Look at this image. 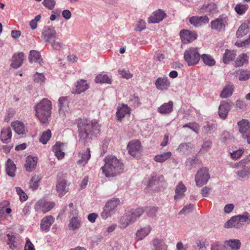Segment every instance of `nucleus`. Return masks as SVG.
I'll list each match as a JSON object with an SVG mask.
<instances>
[{"mask_svg":"<svg viewBox=\"0 0 250 250\" xmlns=\"http://www.w3.org/2000/svg\"><path fill=\"white\" fill-rule=\"evenodd\" d=\"M105 164L102 167L103 173L107 177H113L123 172L124 165L120 160L112 155L104 159Z\"/></svg>","mask_w":250,"mask_h":250,"instance_id":"nucleus-1","label":"nucleus"},{"mask_svg":"<svg viewBox=\"0 0 250 250\" xmlns=\"http://www.w3.org/2000/svg\"><path fill=\"white\" fill-rule=\"evenodd\" d=\"M79 132V141L85 142L90 138L92 129L99 130L100 125L96 120L89 121L87 119H82L78 124Z\"/></svg>","mask_w":250,"mask_h":250,"instance_id":"nucleus-2","label":"nucleus"},{"mask_svg":"<svg viewBox=\"0 0 250 250\" xmlns=\"http://www.w3.org/2000/svg\"><path fill=\"white\" fill-rule=\"evenodd\" d=\"M36 115L42 124L46 123L50 117L51 109V102L46 99H42L35 107Z\"/></svg>","mask_w":250,"mask_h":250,"instance_id":"nucleus-3","label":"nucleus"},{"mask_svg":"<svg viewBox=\"0 0 250 250\" xmlns=\"http://www.w3.org/2000/svg\"><path fill=\"white\" fill-rule=\"evenodd\" d=\"M184 58L188 66H194L198 63L201 55L197 47H190L188 48L184 52Z\"/></svg>","mask_w":250,"mask_h":250,"instance_id":"nucleus-4","label":"nucleus"},{"mask_svg":"<svg viewBox=\"0 0 250 250\" xmlns=\"http://www.w3.org/2000/svg\"><path fill=\"white\" fill-rule=\"evenodd\" d=\"M120 203V200L118 198H112L107 201L104 206V210L101 214L102 218L106 219L112 215Z\"/></svg>","mask_w":250,"mask_h":250,"instance_id":"nucleus-5","label":"nucleus"},{"mask_svg":"<svg viewBox=\"0 0 250 250\" xmlns=\"http://www.w3.org/2000/svg\"><path fill=\"white\" fill-rule=\"evenodd\" d=\"M55 206V203L41 199L35 204L34 208L38 212L45 213L50 211Z\"/></svg>","mask_w":250,"mask_h":250,"instance_id":"nucleus-6","label":"nucleus"},{"mask_svg":"<svg viewBox=\"0 0 250 250\" xmlns=\"http://www.w3.org/2000/svg\"><path fill=\"white\" fill-rule=\"evenodd\" d=\"M209 178L208 169L205 167L201 168L197 171L195 176V180L196 186L201 187L207 184Z\"/></svg>","mask_w":250,"mask_h":250,"instance_id":"nucleus-7","label":"nucleus"},{"mask_svg":"<svg viewBox=\"0 0 250 250\" xmlns=\"http://www.w3.org/2000/svg\"><path fill=\"white\" fill-rule=\"evenodd\" d=\"M239 132L244 138L247 139L250 144V123L248 120L242 119L238 123Z\"/></svg>","mask_w":250,"mask_h":250,"instance_id":"nucleus-8","label":"nucleus"},{"mask_svg":"<svg viewBox=\"0 0 250 250\" xmlns=\"http://www.w3.org/2000/svg\"><path fill=\"white\" fill-rule=\"evenodd\" d=\"M56 36L57 33L54 27L49 26L43 28L42 38L46 42H52L56 40Z\"/></svg>","mask_w":250,"mask_h":250,"instance_id":"nucleus-9","label":"nucleus"},{"mask_svg":"<svg viewBox=\"0 0 250 250\" xmlns=\"http://www.w3.org/2000/svg\"><path fill=\"white\" fill-rule=\"evenodd\" d=\"M180 36L182 42L188 43L197 38V34L195 32H192L188 30L183 29L180 32Z\"/></svg>","mask_w":250,"mask_h":250,"instance_id":"nucleus-10","label":"nucleus"},{"mask_svg":"<svg viewBox=\"0 0 250 250\" xmlns=\"http://www.w3.org/2000/svg\"><path fill=\"white\" fill-rule=\"evenodd\" d=\"M130 111L131 109L127 104H123L118 106L116 113L118 120L121 122L125 117H129Z\"/></svg>","mask_w":250,"mask_h":250,"instance_id":"nucleus-11","label":"nucleus"},{"mask_svg":"<svg viewBox=\"0 0 250 250\" xmlns=\"http://www.w3.org/2000/svg\"><path fill=\"white\" fill-rule=\"evenodd\" d=\"M155 84L157 89L161 91H166L170 87L171 83L168 77L164 76L158 78L155 81Z\"/></svg>","mask_w":250,"mask_h":250,"instance_id":"nucleus-12","label":"nucleus"},{"mask_svg":"<svg viewBox=\"0 0 250 250\" xmlns=\"http://www.w3.org/2000/svg\"><path fill=\"white\" fill-rule=\"evenodd\" d=\"M141 148V144L138 140L130 141L127 146L128 153L133 157H135L139 153Z\"/></svg>","mask_w":250,"mask_h":250,"instance_id":"nucleus-13","label":"nucleus"},{"mask_svg":"<svg viewBox=\"0 0 250 250\" xmlns=\"http://www.w3.org/2000/svg\"><path fill=\"white\" fill-rule=\"evenodd\" d=\"M80 159L77 161V164L79 167H84L88 163L91 157L90 150L89 148L83 150L79 153Z\"/></svg>","mask_w":250,"mask_h":250,"instance_id":"nucleus-14","label":"nucleus"},{"mask_svg":"<svg viewBox=\"0 0 250 250\" xmlns=\"http://www.w3.org/2000/svg\"><path fill=\"white\" fill-rule=\"evenodd\" d=\"M69 100L68 97H61L58 100V105L59 106V114L60 116L64 117L65 116V113L69 109Z\"/></svg>","mask_w":250,"mask_h":250,"instance_id":"nucleus-15","label":"nucleus"},{"mask_svg":"<svg viewBox=\"0 0 250 250\" xmlns=\"http://www.w3.org/2000/svg\"><path fill=\"white\" fill-rule=\"evenodd\" d=\"M68 186L66 180L61 179L58 180L56 187L59 197H62L68 191Z\"/></svg>","mask_w":250,"mask_h":250,"instance_id":"nucleus-16","label":"nucleus"},{"mask_svg":"<svg viewBox=\"0 0 250 250\" xmlns=\"http://www.w3.org/2000/svg\"><path fill=\"white\" fill-rule=\"evenodd\" d=\"M166 16L167 14L164 11L159 9L154 11L149 17L148 22L152 23H159L162 21Z\"/></svg>","mask_w":250,"mask_h":250,"instance_id":"nucleus-17","label":"nucleus"},{"mask_svg":"<svg viewBox=\"0 0 250 250\" xmlns=\"http://www.w3.org/2000/svg\"><path fill=\"white\" fill-rule=\"evenodd\" d=\"M189 22L195 27H199L208 23L209 19L207 16H192L189 19Z\"/></svg>","mask_w":250,"mask_h":250,"instance_id":"nucleus-18","label":"nucleus"},{"mask_svg":"<svg viewBox=\"0 0 250 250\" xmlns=\"http://www.w3.org/2000/svg\"><path fill=\"white\" fill-rule=\"evenodd\" d=\"M12 133L10 127H4L1 128L0 134V141L4 144L11 142Z\"/></svg>","mask_w":250,"mask_h":250,"instance_id":"nucleus-19","label":"nucleus"},{"mask_svg":"<svg viewBox=\"0 0 250 250\" xmlns=\"http://www.w3.org/2000/svg\"><path fill=\"white\" fill-rule=\"evenodd\" d=\"M151 250H167V246L162 239L155 238L151 242Z\"/></svg>","mask_w":250,"mask_h":250,"instance_id":"nucleus-20","label":"nucleus"},{"mask_svg":"<svg viewBox=\"0 0 250 250\" xmlns=\"http://www.w3.org/2000/svg\"><path fill=\"white\" fill-rule=\"evenodd\" d=\"M24 59V54L22 52L15 53L12 57L11 66L15 69L20 67Z\"/></svg>","mask_w":250,"mask_h":250,"instance_id":"nucleus-21","label":"nucleus"},{"mask_svg":"<svg viewBox=\"0 0 250 250\" xmlns=\"http://www.w3.org/2000/svg\"><path fill=\"white\" fill-rule=\"evenodd\" d=\"M227 21L225 19L222 17H219L214 21L211 22V27L212 29L217 31H221L225 28Z\"/></svg>","mask_w":250,"mask_h":250,"instance_id":"nucleus-22","label":"nucleus"},{"mask_svg":"<svg viewBox=\"0 0 250 250\" xmlns=\"http://www.w3.org/2000/svg\"><path fill=\"white\" fill-rule=\"evenodd\" d=\"M230 110V105L228 103L225 102H221L218 108V114L220 117L223 119H226Z\"/></svg>","mask_w":250,"mask_h":250,"instance_id":"nucleus-23","label":"nucleus"},{"mask_svg":"<svg viewBox=\"0 0 250 250\" xmlns=\"http://www.w3.org/2000/svg\"><path fill=\"white\" fill-rule=\"evenodd\" d=\"M54 222V218L51 215L47 216L42 219L41 222V229L42 231H49L50 226Z\"/></svg>","mask_w":250,"mask_h":250,"instance_id":"nucleus-24","label":"nucleus"},{"mask_svg":"<svg viewBox=\"0 0 250 250\" xmlns=\"http://www.w3.org/2000/svg\"><path fill=\"white\" fill-rule=\"evenodd\" d=\"M186 190L187 188L186 186L183 184L182 182H180L176 186L175 189V194L174 196V199L178 200L183 198L185 196V192L186 191Z\"/></svg>","mask_w":250,"mask_h":250,"instance_id":"nucleus-25","label":"nucleus"},{"mask_svg":"<svg viewBox=\"0 0 250 250\" xmlns=\"http://www.w3.org/2000/svg\"><path fill=\"white\" fill-rule=\"evenodd\" d=\"M151 230L152 228L149 225L141 228L136 233V239L138 241L143 240L150 233Z\"/></svg>","mask_w":250,"mask_h":250,"instance_id":"nucleus-26","label":"nucleus"},{"mask_svg":"<svg viewBox=\"0 0 250 250\" xmlns=\"http://www.w3.org/2000/svg\"><path fill=\"white\" fill-rule=\"evenodd\" d=\"M236 51L233 50L226 49L223 56V62L225 64H229L236 58Z\"/></svg>","mask_w":250,"mask_h":250,"instance_id":"nucleus-27","label":"nucleus"},{"mask_svg":"<svg viewBox=\"0 0 250 250\" xmlns=\"http://www.w3.org/2000/svg\"><path fill=\"white\" fill-rule=\"evenodd\" d=\"M225 244L228 250H238L240 249L241 243L238 239H230L226 241Z\"/></svg>","mask_w":250,"mask_h":250,"instance_id":"nucleus-28","label":"nucleus"},{"mask_svg":"<svg viewBox=\"0 0 250 250\" xmlns=\"http://www.w3.org/2000/svg\"><path fill=\"white\" fill-rule=\"evenodd\" d=\"M63 144L60 142H57L53 146L52 150L55 156L59 160L62 159L64 156V152L62 151Z\"/></svg>","mask_w":250,"mask_h":250,"instance_id":"nucleus-29","label":"nucleus"},{"mask_svg":"<svg viewBox=\"0 0 250 250\" xmlns=\"http://www.w3.org/2000/svg\"><path fill=\"white\" fill-rule=\"evenodd\" d=\"M11 126L17 134L21 135L25 134L26 133V129L22 122L16 121L11 123Z\"/></svg>","mask_w":250,"mask_h":250,"instance_id":"nucleus-30","label":"nucleus"},{"mask_svg":"<svg viewBox=\"0 0 250 250\" xmlns=\"http://www.w3.org/2000/svg\"><path fill=\"white\" fill-rule=\"evenodd\" d=\"M37 157L28 156L26 158L25 167L27 171H32L36 166L37 163Z\"/></svg>","mask_w":250,"mask_h":250,"instance_id":"nucleus-31","label":"nucleus"},{"mask_svg":"<svg viewBox=\"0 0 250 250\" xmlns=\"http://www.w3.org/2000/svg\"><path fill=\"white\" fill-rule=\"evenodd\" d=\"M16 170V167L15 164L10 159H8L6 163V173L9 176L13 177L15 176Z\"/></svg>","mask_w":250,"mask_h":250,"instance_id":"nucleus-32","label":"nucleus"},{"mask_svg":"<svg viewBox=\"0 0 250 250\" xmlns=\"http://www.w3.org/2000/svg\"><path fill=\"white\" fill-rule=\"evenodd\" d=\"M173 106V102L169 101L167 103H164L161 106L158 107V111L161 114H169L172 111Z\"/></svg>","mask_w":250,"mask_h":250,"instance_id":"nucleus-33","label":"nucleus"},{"mask_svg":"<svg viewBox=\"0 0 250 250\" xmlns=\"http://www.w3.org/2000/svg\"><path fill=\"white\" fill-rule=\"evenodd\" d=\"M172 154L170 151L165 152L161 154L156 155L154 157V160L157 163H162L171 158Z\"/></svg>","mask_w":250,"mask_h":250,"instance_id":"nucleus-34","label":"nucleus"},{"mask_svg":"<svg viewBox=\"0 0 250 250\" xmlns=\"http://www.w3.org/2000/svg\"><path fill=\"white\" fill-rule=\"evenodd\" d=\"M135 221V217L134 216H130V214H125L120 219V224L124 228L128 226L130 223H133Z\"/></svg>","mask_w":250,"mask_h":250,"instance_id":"nucleus-35","label":"nucleus"},{"mask_svg":"<svg viewBox=\"0 0 250 250\" xmlns=\"http://www.w3.org/2000/svg\"><path fill=\"white\" fill-rule=\"evenodd\" d=\"M88 88V84L84 80H81L77 82L76 85L75 93L80 94L85 91Z\"/></svg>","mask_w":250,"mask_h":250,"instance_id":"nucleus-36","label":"nucleus"},{"mask_svg":"<svg viewBox=\"0 0 250 250\" xmlns=\"http://www.w3.org/2000/svg\"><path fill=\"white\" fill-rule=\"evenodd\" d=\"M201 59L204 64L208 66H212L216 63V61L214 58L210 55L203 54L201 55Z\"/></svg>","mask_w":250,"mask_h":250,"instance_id":"nucleus-37","label":"nucleus"},{"mask_svg":"<svg viewBox=\"0 0 250 250\" xmlns=\"http://www.w3.org/2000/svg\"><path fill=\"white\" fill-rule=\"evenodd\" d=\"M248 62V57L244 53L241 54L234 61V65L236 67L241 66Z\"/></svg>","mask_w":250,"mask_h":250,"instance_id":"nucleus-38","label":"nucleus"},{"mask_svg":"<svg viewBox=\"0 0 250 250\" xmlns=\"http://www.w3.org/2000/svg\"><path fill=\"white\" fill-rule=\"evenodd\" d=\"M249 32L248 25L247 23H244L241 24L239 27L237 32L236 36L237 38H242L247 35Z\"/></svg>","mask_w":250,"mask_h":250,"instance_id":"nucleus-39","label":"nucleus"},{"mask_svg":"<svg viewBox=\"0 0 250 250\" xmlns=\"http://www.w3.org/2000/svg\"><path fill=\"white\" fill-rule=\"evenodd\" d=\"M233 91V87L232 85H227L221 91L220 96L222 98H227L231 96Z\"/></svg>","mask_w":250,"mask_h":250,"instance_id":"nucleus-40","label":"nucleus"},{"mask_svg":"<svg viewBox=\"0 0 250 250\" xmlns=\"http://www.w3.org/2000/svg\"><path fill=\"white\" fill-rule=\"evenodd\" d=\"M236 76L240 81H246L250 79V71L248 70H238L236 72Z\"/></svg>","mask_w":250,"mask_h":250,"instance_id":"nucleus-41","label":"nucleus"},{"mask_svg":"<svg viewBox=\"0 0 250 250\" xmlns=\"http://www.w3.org/2000/svg\"><path fill=\"white\" fill-rule=\"evenodd\" d=\"M41 180V177L39 175H34L32 177L31 180L29 182V187L33 190L36 189L39 186V183Z\"/></svg>","mask_w":250,"mask_h":250,"instance_id":"nucleus-42","label":"nucleus"},{"mask_svg":"<svg viewBox=\"0 0 250 250\" xmlns=\"http://www.w3.org/2000/svg\"><path fill=\"white\" fill-rule=\"evenodd\" d=\"M95 82L96 83H111V80L107 75L100 74L96 77Z\"/></svg>","mask_w":250,"mask_h":250,"instance_id":"nucleus-43","label":"nucleus"},{"mask_svg":"<svg viewBox=\"0 0 250 250\" xmlns=\"http://www.w3.org/2000/svg\"><path fill=\"white\" fill-rule=\"evenodd\" d=\"M51 135V130L49 129L43 132L40 138V142L43 144H46L50 140Z\"/></svg>","mask_w":250,"mask_h":250,"instance_id":"nucleus-44","label":"nucleus"},{"mask_svg":"<svg viewBox=\"0 0 250 250\" xmlns=\"http://www.w3.org/2000/svg\"><path fill=\"white\" fill-rule=\"evenodd\" d=\"M242 169L238 170L236 174L240 177H245L250 174V167L246 166V165L243 166V167H241Z\"/></svg>","mask_w":250,"mask_h":250,"instance_id":"nucleus-45","label":"nucleus"},{"mask_svg":"<svg viewBox=\"0 0 250 250\" xmlns=\"http://www.w3.org/2000/svg\"><path fill=\"white\" fill-rule=\"evenodd\" d=\"M41 56L39 52L36 50H31L30 52L29 60L31 63L38 62L40 60Z\"/></svg>","mask_w":250,"mask_h":250,"instance_id":"nucleus-46","label":"nucleus"},{"mask_svg":"<svg viewBox=\"0 0 250 250\" xmlns=\"http://www.w3.org/2000/svg\"><path fill=\"white\" fill-rule=\"evenodd\" d=\"M81 222L77 217L72 218L69 221V227L73 230H75L79 228L80 227Z\"/></svg>","mask_w":250,"mask_h":250,"instance_id":"nucleus-47","label":"nucleus"},{"mask_svg":"<svg viewBox=\"0 0 250 250\" xmlns=\"http://www.w3.org/2000/svg\"><path fill=\"white\" fill-rule=\"evenodd\" d=\"M7 236L8 239L7 244L9 245V248L12 250H15L17 249V246L16 245V237L14 235L7 234Z\"/></svg>","mask_w":250,"mask_h":250,"instance_id":"nucleus-48","label":"nucleus"},{"mask_svg":"<svg viewBox=\"0 0 250 250\" xmlns=\"http://www.w3.org/2000/svg\"><path fill=\"white\" fill-rule=\"evenodd\" d=\"M248 6L247 5L239 3L236 4L235 7V12L239 15H243L244 14L248 9Z\"/></svg>","mask_w":250,"mask_h":250,"instance_id":"nucleus-49","label":"nucleus"},{"mask_svg":"<svg viewBox=\"0 0 250 250\" xmlns=\"http://www.w3.org/2000/svg\"><path fill=\"white\" fill-rule=\"evenodd\" d=\"M238 219H233L231 222V218L224 225L225 228H238L241 226L240 223L238 221Z\"/></svg>","mask_w":250,"mask_h":250,"instance_id":"nucleus-50","label":"nucleus"},{"mask_svg":"<svg viewBox=\"0 0 250 250\" xmlns=\"http://www.w3.org/2000/svg\"><path fill=\"white\" fill-rule=\"evenodd\" d=\"M247 215H248V213H246L245 214H244V215H236V216H233V217H231V221L232 222L233 219H238V221L240 222V225L242 226V225H243V223L244 222H246L250 220L249 219Z\"/></svg>","mask_w":250,"mask_h":250,"instance_id":"nucleus-51","label":"nucleus"},{"mask_svg":"<svg viewBox=\"0 0 250 250\" xmlns=\"http://www.w3.org/2000/svg\"><path fill=\"white\" fill-rule=\"evenodd\" d=\"M250 162V154L247 155L244 159L240 162L236 163L234 164V167L240 168L241 167H243L244 165H246Z\"/></svg>","mask_w":250,"mask_h":250,"instance_id":"nucleus-52","label":"nucleus"},{"mask_svg":"<svg viewBox=\"0 0 250 250\" xmlns=\"http://www.w3.org/2000/svg\"><path fill=\"white\" fill-rule=\"evenodd\" d=\"M217 8L216 5L213 2H210L208 4L203 5L201 9L205 11L206 12H210L215 10Z\"/></svg>","mask_w":250,"mask_h":250,"instance_id":"nucleus-53","label":"nucleus"},{"mask_svg":"<svg viewBox=\"0 0 250 250\" xmlns=\"http://www.w3.org/2000/svg\"><path fill=\"white\" fill-rule=\"evenodd\" d=\"M42 4L46 8L52 10L55 6L56 1L55 0H43Z\"/></svg>","mask_w":250,"mask_h":250,"instance_id":"nucleus-54","label":"nucleus"},{"mask_svg":"<svg viewBox=\"0 0 250 250\" xmlns=\"http://www.w3.org/2000/svg\"><path fill=\"white\" fill-rule=\"evenodd\" d=\"M184 128L188 127L193 131L196 132L197 134L198 133L199 130V126L196 123H189L188 124L185 125L183 126Z\"/></svg>","mask_w":250,"mask_h":250,"instance_id":"nucleus-55","label":"nucleus"},{"mask_svg":"<svg viewBox=\"0 0 250 250\" xmlns=\"http://www.w3.org/2000/svg\"><path fill=\"white\" fill-rule=\"evenodd\" d=\"M45 77L43 73H39L37 72L34 75V81L37 83L42 84L44 82Z\"/></svg>","mask_w":250,"mask_h":250,"instance_id":"nucleus-56","label":"nucleus"},{"mask_svg":"<svg viewBox=\"0 0 250 250\" xmlns=\"http://www.w3.org/2000/svg\"><path fill=\"white\" fill-rule=\"evenodd\" d=\"M144 212V210L142 208H137L136 209L132 210L130 215L134 216V217H135L136 221L137 218L139 217L141 215H142L143 214Z\"/></svg>","mask_w":250,"mask_h":250,"instance_id":"nucleus-57","label":"nucleus"},{"mask_svg":"<svg viewBox=\"0 0 250 250\" xmlns=\"http://www.w3.org/2000/svg\"><path fill=\"white\" fill-rule=\"evenodd\" d=\"M146 28V22L142 20H139L136 23L135 30L137 31H141Z\"/></svg>","mask_w":250,"mask_h":250,"instance_id":"nucleus-58","label":"nucleus"},{"mask_svg":"<svg viewBox=\"0 0 250 250\" xmlns=\"http://www.w3.org/2000/svg\"><path fill=\"white\" fill-rule=\"evenodd\" d=\"M119 73L122 75V77L126 79H129L133 76V75L130 73L129 70L125 69L119 70Z\"/></svg>","mask_w":250,"mask_h":250,"instance_id":"nucleus-59","label":"nucleus"},{"mask_svg":"<svg viewBox=\"0 0 250 250\" xmlns=\"http://www.w3.org/2000/svg\"><path fill=\"white\" fill-rule=\"evenodd\" d=\"M244 151V149H240L233 151V152L231 153V158L235 160L239 159L242 155Z\"/></svg>","mask_w":250,"mask_h":250,"instance_id":"nucleus-60","label":"nucleus"},{"mask_svg":"<svg viewBox=\"0 0 250 250\" xmlns=\"http://www.w3.org/2000/svg\"><path fill=\"white\" fill-rule=\"evenodd\" d=\"M194 205L192 204H189L187 205L183 208V209L180 211V214L183 213H188L190 212L193 209Z\"/></svg>","mask_w":250,"mask_h":250,"instance_id":"nucleus-61","label":"nucleus"},{"mask_svg":"<svg viewBox=\"0 0 250 250\" xmlns=\"http://www.w3.org/2000/svg\"><path fill=\"white\" fill-rule=\"evenodd\" d=\"M158 208L156 207H149L147 208V214L148 216L153 217L156 216Z\"/></svg>","mask_w":250,"mask_h":250,"instance_id":"nucleus-62","label":"nucleus"},{"mask_svg":"<svg viewBox=\"0 0 250 250\" xmlns=\"http://www.w3.org/2000/svg\"><path fill=\"white\" fill-rule=\"evenodd\" d=\"M189 146V143H183L179 146L178 150L183 153H186L188 151Z\"/></svg>","mask_w":250,"mask_h":250,"instance_id":"nucleus-63","label":"nucleus"},{"mask_svg":"<svg viewBox=\"0 0 250 250\" xmlns=\"http://www.w3.org/2000/svg\"><path fill=\"white\" fill-rule=\"evenodd\" d=\"M129 104L135 107H138L140 104L139 98L138 97L133 96L130 99Z\"/></svg>","mask_w":250,"mask_h":250,"instance_id":"nucleus-64","label":"nucleus"}]
</instances>
